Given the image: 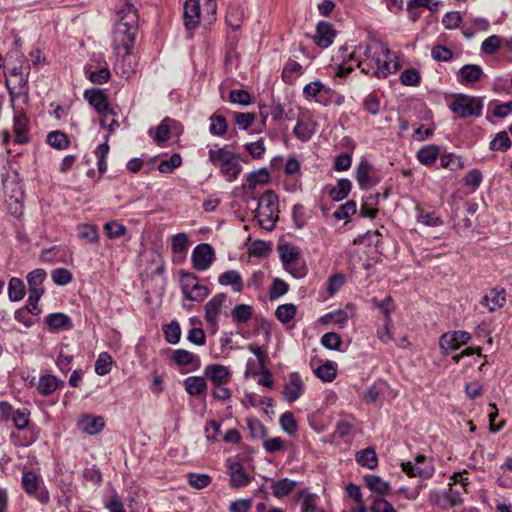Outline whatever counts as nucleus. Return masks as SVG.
Wrapping results in <instances>:
<instances>
[{"label":"nucleus","mask_w":512,"mask_h":512,"mask_svg":"<svg viewBox=\"0 0 512 512\" xmlns=\"http://www.w3.org/2000/svg\"><path fill=\"white\" fill-rule=\"evenodd\" d=\"M349 60H357V67L363 73L379 79L388 77L398 67L391 59L390 50L378 40L370 41L365 47L359 46L349 54Z\"/></svg>","instance_id":"1"},{"label":"nucleus","mask_w":512,"mask_h":512,"mask_svg":"<svg viewBox=\"0 0 512 512\" xmlns=\"http://www.w3.org/2000/svg\"><path fill=\"white\" fill-rule=\"evenodd\" d=\"M137 24V9L131 2H123L116 11V23L112 38L115 52L123 58L130 55L134 46Z\"/></svg>","instance_id":"2"},{"label":"nucleus","mask_w":512,"mask_h":512,"mask_svg":"<svg viewBox=\"0 0 512 512\" xmlns=\"http://www.w3.org/2000/svg\"><path fill=\"white\" fill-rule=\"evenodd\" d=\"M278 197L272 191H266L259 199L256 217L259 225L268 231L272 230L278 219Z\"/></svg>","instance_id":"3"},{"label":"nucleus","mask_w":512,"mask_h":512,"mask_svg":"<svg viewBox=\"0 0 512 512\" xmlns=\"http://www.w3.org/2000/svg\"><path fill=\"white\" fill-rule=\"evenodd\" d=\"M180 285L183 296L195 302H202L210 293L208 287L199 283L198 277L190 272L180 271Z\"/></svg>","instance_id":"4"},{"label":"nucleus","mask_w":512,"mask_h":512,"mask_svg":"<svg viewBox=\"0 0 512 512\" xmlns=\"http://www.w3.org/2000/svg\"><path fill=\"white\" fill-rule=\"evenodd\" d=\"M482 108L483 105L480 99L467 95L456 96L450 104V109L459 118L480 116Z\"/></svg>","instance_id":"5"},{"label":"nucleus","mask_w":512,"mask_h":512,"mask_svg":"<svg viewBox=\"0 0 512 512\" xmlns=\"http://www.w3.org/2000/svg\"><path fill=\"white\" fill-rule=\"evenodd\" d=\"M429 501L432 505L447 510L463 503L462 492L454 489L453 484L450 483L449 488L443 492L431 491Z\"/></svg>","instance_id":"6"},{"label":"nucleus","mask_w":512,"mask_h":512,"mask_svg":"<svg viewBox=\"0 0 512 512\" xmlns=\"http://www.w3.org/2000/svg\"><path fill=\"white\" fill-rule=\"evenodd\" d=\"M401 466L402 470L410 477L419 476L421 478H429L434 473V467L431 461L424 455H418L414 462H403Z\"/></svg>","instance_id":"7"},{"label":"nucleus","mask_w":512,"mask_h":512,"mask_svg":"<svg viewBox=\"0 0 512 512\" xmlns=\"http://www.w3.org/2000/svg\"><path fill=\"white\" fill-rule=\"evenodd\" d=\"M471 339L470 333L462 330L444 333L439 340V346L442 353L447 355L449 352L457 350L460 346L468 343Z\"/></svg>","instance_id":"8"},{"label":"nucleus","mask_w":512,"mask_h":512,"mask_svg":"<svg viewBox=\"0 0 512 512\" xmlns=\"http://www.w3.org/2000/svg\"><path fill=\"white\" fill-rule=\"evenodd\" d=\"M192 264L198 271L207 270L215 259L214 249L210 244L201 243L192 252Z\"/></svg>","instance_id":"9"},{"label":"nucleus","mask_w":512,"mask_h":512,"mask_svg":"<svg viewBox=\"0 0 512 512\" xmlns=\"http://www.w3.org/2000/svg\"><path fill=\"white\" fill-rule=\"evenodd\" d=\"M85 99L95 110L105 118L108 114H114L113 109L109 107L106 95L99 89H88L84 92Z\"/></svg>","instance_id":"10"},{"label":"nucleus","mask_w":512,"mask_h":512,"mask_svg":"<svg viewBox=\"0 0 512 512\" xmlns=\"http://www.w3.org/2000/svg\"><path fill=\"white\" fill-rule=\"evenodd\" d=\"M227 299L226 294L219 293L213 296L205 305V320L212 326L216 327L218 316L221 308Z\"/></svg>","instance_id":"11"},{"label":"nucleus","mask_w":512,"mask_h":512,"mask_svg":"<svg viewBox=\"0 0 512 512\" xmlns=\"http://www.w3.org/2000/svg\"><path fill=\"white\" fill-rule=\"evenodd\" d=\"M303 392V380L298 373H292L282 392L284 399L289 403H293L300 398Z\"/></svg>","instance_id":"12"},{"label":"nucleus","mask_w":512,"mask_h":512,"mask_svg":"<svg viewBox=\"0 0 512 512\" xmlns=\"http://www.w3.org/2000/svg\"><path fill=\"white\" fill-rule=\"evenodd\" d=\"M239 157L231 150L228 149L227 146H223L220 148H211L208 151V159L209 161L219 169L231 164L234 160Z\"/></svg>","instance_id":"13"},{"label":"nucleus","mask_w":512,"mask_h":512,"mask_svg":"<svg viewBox=\"0 0 512 512\" xmlns=\"http://www.w3.org/2000/svg\"><path fill=\"white\" fill-rule=\"evenodd\" d=\"M13 122L14 142L20 145L27 144L30 141L29 119L24 113H16Z\"/></svg>","instance_id":"14"},{"label":"nucleus","mask_w":512,"mask_h":512,"mask_svg":"<svg viewBox=\"0 0 512 512\" xmlns=\"http://www.w3.org/2000/svg\"><path fill=\"white\" fill-rule=\"evenodd\" d=\"M180 129V124L177 121L166 117L156 127L154 134H152V130L149 131V134L153 136V139L157 144H160L166 142L169 139L171 130H176L179 132Z\"/></svg>","instance_id":"15"},{"label":"nucleus","mask_w":512,"mask_h":512,"mask_svg":"<svg viewBox=\"0 0 512 512\" xmlns=\"http://www.w3.org/2000/svg\"><path fill=\"white\" fill-rule=\"evenodd\" d=\"M3 187L6 194H8L9 188H12L9 197L10 200L13 201V203H9V207L12 214H14L17 217L20 216L22 214V206L19 202L20 198L22 197L21 187L16 181L9 179L3 180Z\"/></svg>","instance_id":"16"},{"label":"nucleus","mask_w":512,"mask_h":512,"mask_svg":"<svg viewBox=\"0 0 512 512\" xmlns=\"http://www.w3.org/2000/svg\"><path fill=\"white\" fill-rule=\"evenodd\" d=\"M506 302L505 290L503 288H492L482 298L481 304L490 312L504 306Z\"/></svg>","instance_id":"17"},{"label":"nucleus","mask_w":512,"mask_h":512,"mask_svg":"<svg viewBox=\"0 0 512 512\" xmlns=\"http://www.w3.org/2000/svg\"><path fill=\"white\" fill-rule=\"evenodd\" d=\"M356 180L361 189H367L378 182L374 177L373 167L366 161H361L356 168Z\"/></svg>","instance_id":"18"},{"label":"nucleus","mask_w":512,"mask_h":512,"mask_svg":"<svg viewBox=\"0 0 512 512\" xmlns=\"http://www.w3.org/2000/svg\"><path fill=\"white\" fill-rule=\"evenodd\" d=\"M78 425L84 433L96 435L103 430L105 420L102 416L83 415L79 420Z\"/></svg>","instance_id":"19"},{"label":"nucleus","mask_w":512,"mask_h":512,"mask_svg":"<svg viewBox=\"0 0 512 512\" xmlns=\"http://www.w3.org/2000/svg\"><path fill=\"white\" fill-rule=\"evenodd\" d=\"M315 131V123L310 119V117L305 118L304 114H302V117L297 120V124L293 130L295 137L302 142L310 140Z\"/></svg>","instance_id":"20"},{"label":"nucleus","mask_w":512,"mask_h":512,"mask_svg":"<svg viewBox=\"0 0 512 512\" xmlns=\"http://www.w3.org/2000/svg\"><path fill=\"white\" fill-rule=\"evenodd\" d=\"M230 484L235 488L245 487L250 482V477L245 472L242 464L239 462H231L228 465Z\"/></svg>","instance_id":"21"},{"label":"nucleus","mask_w":512,"mask_h":512,"mask_svg":"<svg viewBox=\"0 0 512 512\" xmlns=\"http://www.w3.org/2000/svg\"><path fill=\"white\" fill-rule=\"evenodd\" d=\"M335 31L332 29L331 24L327 22H319L314 36L315 43L322 47L327 48L333 42Z\"/></svg>","instance_id":"22"},{"label":"nucleus","mask_w":512,"mask_h":512,"mask_svg":"<svg viewBox=\"0 0 512 512\" xmlns=\"http://www.w3.org/2000/svg\"><path fill=\"white\" fill-rule=\"evenodd\" d=\"M26 72L23 71L22 67H14L9 72V78L7 79V85L9 89H18L21 92L28 83L29 66L26 68Z\"/></svg>","instance_id":"23"},{"label":"nucleus","mask_w":512,"mask_h":512,"mask_svg":"<svg viewBox=\"0 0 512 512\" xmlns=\"http://www.w3.org/2000/svg\"><path fill=\"white\" fill-rule=\"evenodd\" d=\"M205 375L213 382V385L226 384L231 376L228 368L219 364L207 366Z\"/></svg>","instance_id":"24"},{"label":"nucleus","mask_w":512,"mask_h":512,"mask_svg":"<svg viewBox=\"0 0 512 512\" xmlns=\"http://www.w3.org/2000/svg\"><path fill=\"white\" fill-rule=\"evenodd\" d=\"M270 175L266 168H261L247 175L246 181L243 183V189L253 191L257 185H265L269 182Z\"/></svg>","instance_id":"25"},{"label":"nucleus","mask_w":512,"mask_h":512,"mask_svg":"<svg viewBox=\"0 0 512 512\" xmlns=\"http://www.w3.org/2000/svg\"><path fill=\"white\" fill-rule=\"evenodd\" d=\"M172 359L179 366H191V370H196L200 367V359L184 349L175 350Z\"/></svg>","instance_id":"26"},{"label":"nucleus","mask_w":512,"mask_h":512,"mask_svg":"<svg viewBox=\"0 0 512 512\" xmlns=\"http://www.w3.org/2000/svg\"><path fill=\"white\" fill-rule=\"evenodd\" d=\"M200 20L199 2H184V24L187 29L195 28Z\"/></svg>","instance_id":"27"},{"label":"nucleus","mask_w":512,"mask_h":512,"mask_svg":"<svg viewBox=\"0 0 512 512\" xmlns=\"http://www.w3.org/2000/svg\"><path fill=\"white\" fill-rule=\"evenodd\" d=\"M483 75L482 68L475 64L464 65L458 73V81L460 83H473L478 81Z\"/></svg>","instance_id":"28"},{"label":"nucleus","mask_w":512,"mask_h":512,"mask_svg":"<svg viewBox=\"0 0 512 512\" xmlns=\"http://www.w3.org/2000/svg\"><path fill=\"white\" fill-rule=\"evenodd\" d=\"M218 282L223 286L230 285L234 292H241L243 290L241 274L236 270H228L222 273L218 278Z\"/></svg>","instance_id":"29"},{"label":"nucleus","mask_w":512,"mask_h":512,"mask_svg":"<svg viewBox=\"0 0 512 512\" xmlns=\"http://www.w3.org/2000/svg\"><path fill=\"white\" fill-rule=\"evenodd\" d=\"M356 462L368 469H374L378 465L377 454L372 447H367L358 451L355 455Z\"/></svg>","instance_id":"30"},{"label":"nucleus","mask_w":512,"mask_h":512,"mask_svg":"<svg viewBox=\"0 0 512 512\" xmlns=\"http://www.w3.org/2000/svg\"><path fill=\"white\" fill-rule=\"evenodd\" d=\"M184 388L191 396H198L203 394L207 389L206 381L200 376L187 377L184 382Z\"/></svg>","instance_id":"31"},{"label":"nucleus","mask_w":512,"mask_h":512,"mask_svg":"<svg viewBox=\"0 0 512 512\" xmlns=\"http://www.w3.org/2000/svg\"><path fill=\"white\" fill-rule=\"evenodd\" d=\"M45 323L54 330H68L72 328V322L69 316L64 313H51L46 319Z\"/></svg>","instance_id":"32"},{"label":"nucleus","mask_w":512,"mask_h":512,"mask_svg":"<svg viewBox=\"0 0 512 512\" xmlns=\"http://www.w3.org/2000/svg\"><path fill=\"white\" fill-rule=\"evenodd\" d=\"M366 486L375 493L387 495L391 490L390 483L383 480L377 475H366L364 477Z\"/></svg>","instance_id":"33"},{"label":"nucleus","mask_w":512,"mask_h":512,"mask_svg":"<svg viewBox=\"0 0 512 512\" xmlns=\"http://www.w3.org/2000/svg\"><path fill=\"white\" fill-rule=\"evenodd\" d=\"M303 73V67L295 60H288L282 71V79L287 84L294 81Z\"/></svg>","instance_id":"34"},{"label":"nucleus","mask_w":512,"mask_h":512,"mask_svg":"<svg viewBox=\"0 0 512 512\" xmlns=\"http://www.w3.org/2000/svg\"><path fill=\"white\" fill-rule=\"evenodd\" d=\"M439 156V148L436 145H426L417 152L418 161L425 165H432Z\"/></svg>","instance_id":"35"},{"label":"nucleus","mask_w":512,"mask_h":512,"mask_svg":"<svg viewBox=\"0 0 512 512\" xmlns=\"http://www.w3.org/2000/svg\"><path fill=\"white\" fill-rule=\"evenodd\" d=\"M243 16L244 10L241 8L238 2H232L228 6L226 21L228 25H230L233 29H238L240 27V21Z\"/></svg>","instance_id":"36"},{"label":"nucleus","mask_w":512,"mask_h":512,"mask_svg":"<svg viewBox=\"0 0 512 512\" xmlns=\"http://www.w3.org/2000/svg\"><path fill=\"white\" fill-rule=\"evenodd\" d=\"M8 296L11 301H20L25 296L24 282L17 277L10 279L8 284Z\"/></svg>","instance_id":"37"},{"label":"nucleus","mask_w":512,"mask_h":512,"mask_svg":"<svg viewBox=\"0 0 512 512\" xmlns=\"http://www.w3.org/2000/svg\"><path fill=\"white\" fill-rule=\"evenodd\" d=\"M78 237L88 243L94 244L99 241V231L97 226L92 224H81L77 228Z\"/></svg>","instance_id":"38"},{"label":"nucleus","mask_w":512,"mask_h":512,"mask_svg":"<svg viewBox=\"0 0 512 512\" xmlns=\"http://www.w3.org/2000/svg\"><path fill=\"white\" fill-rule=\"evenodd\" d=\"M296 486V482L288 478H283L279 481L273 482L272 491L275 497L282 498L290 494Z\"/></svg>","instance_id":"39"},{"label":"nucleus","mask_w":512,"mask_h":512,"mask_svg":"<svg viewBox=\"0 0 512 512\" xmlns=\"http://www.w3.org/2000/svg\"><path fill=\"white\" fill-rule=\"evenodd\" d=\"M47 143L58 150L66 149L70 141L67 135L61 131H52L47 135Z\"/></svg>","instance_id":"40"},{"label":"nucleus","mask_w":512,"mask_h":512,"mask_svg":"<svg viewBox=\"0 0 512 512\" xmlns=\"http://www.w3.org/2000/svg\"><path fill=\"white\" fill-rule=\"evenodd\" d=\"M58 387V380L55 376L53 375H44L42 377H40L39 381H38V391L42 394V395H50L51 393H53Z\"/></svg>","instance_id":"41"},{"label":"nucleus","mask_w":512,"mask_h":512,"mask_svg":"<svg viewBox=\"0 0 512 512\" xmlns=\"http://www.w3.org/2000/svg\"><path fill=\"white\" fill-rule=\"evenodd\" d=\"M209 131L215 136H223L227 131V121L224 116L213 114L210 118Z\"/></svg>","instance_id":"42"},{"label":"nucleus","mask_w":512,"mask_h":512,"mask_svg":"<svg viewBox=\"0 0 512 512\" xmlns=\"http://www.w3.org/2000/svg\"><path fill=\"white\" fill-rule=\"evenodd\" d=\"M277 319L286 324L290 322L296 315V306L292 303L282 304L275 311Z\"/></svg>","instance_id":"43"},{"label":"nucleus","mask_w":512,"mask_h":512,"mask_svg":"<svg viewBox=\"0 0 512 512\" xmlns=\"http://www.w3.org/2000/svg\"><path fill=\"white\" fill-rule=\"evenodd\" d=\"M440 165L441 167L448 168L452 171L464 168V162L462 158L453 153L442 155L440 158Z\"/></svg>","instance_id":"44"},{"label":"nucleus","mask_w":512,"mask_h":512,"mask_svg":"<svg viewBox=\"0 0 512 512\" xmlns=\"http://www.w3.org/2000/svg\"><path fill=\"white\" fill-rule=\"evenodd\" d=\"M438 2H407L406 11L408 12L409 18L412 21H416L421 13L422 7H427L433 10V7H436Z\"/></svg>","instance_id":"45"},{"label":"nucleus","mask_w":512,"mask_h":512,"mask_svg":"<svg viewBox=\"0 0 512 512\" xmlns=\"http://www.w3.org/2000/svg\"><path fill=\"white\" fill-rule=\"evenodd\" d=\"M40 484V479L37 474L31 471H27L22 476V485L24 490L28 494H34L37 492Z\"/></svg>","instance_id":"46"},{"label":"nucleus","mask_w":512,"mask_h":512,"mask_svg":"<svg viewBox=\"0 0 512 512\" xmlns=\"http://www.w3.org/2000/svg\"><path fill=\"white\" fill-rule=\"evenodd\" d=\"M231 315L237 323H246L252 317V308L246 304L236 305L232 309Z\"/></svg>","instance_id":"47"},{"label":"nucleus","mask_w":512,"mask_h":512,"mask_svg":"<svg viewBox=\"0 0 512 512\" xmlns=\"http://www.w3.org/2000/svg\"><path fill=\"white\" fill-rule=\"evenodd\" d=\"M351 187H352L351 181L343 178L337 182L336 187L331 190L330 194L334 200L339 201L348 196V194L351 191Z\"/></svg>","instance_id":"48"},{"label":"nucleus","mask_w":512,"mask_h":512,"mask_svg":"<svg viewBox=\"0 0 512 512\" xmlns=\"http://www.w3.org/2000/svg\"><path fill=\"white\" fill-rule=\"evenodd\" d=\"M112 357L107 352L100 353L95 362V372L100 376H104L111 371Z\"/></svg>","instance_id":"49"},{"label":"nucleus","mask_w":512,"mask_h":512,"mask_svg":"<svg viewBox=\"0 0 512 512\" xmlns=\"http://www.w3.org/2000/svg\"><path fill=\"white\" fill-rule=\"evenodd\" d=\"M188 483L195 489H204L211 483V477L204 473L187 474Z\"/></svg>","instance_id":"50"},{"label":"nucleus","mask_w":512,"mask_h":512,"mask_svg":"<svg viewBox=\"0 0 512 512\" xmlns=\"http://www.w3.org/2000/svg\"><path fill=\"white\" fill-rule=\"evenodd\" d=\"M85 73L87 74L89 80L96 84L106 83L111 76V73L107 67H102L97 71H90V66L85 68Z\"/></svg>","instance_id":"51"},{"label":"nucleus","mask_w":512,"mask_h":512,"mask_svg":"<svg viewBox=\"0 0 512 512\" xmlns=\"http://www.w3.org/2000/svg\"><path fill=\"white\" fill-rule=\"evenodd\" d=\"M511 147V141L507 132L502 131L496 134L490 142V149L494 151H507Z\"/></svg>","instance_id":"52"},{"label":"nucleus","mask_w":512,"mask_h":512,"mask_svg":"<svg viewBox=\"0 0 512 512\" xmlns=\"http://www.w3.org/2000/svg\"><path fill=\"white\" fill-rule=\"evenodd\" d=\"M241 171L242 166L239 163V158L231 162V164H228L227 166H224L223 168L220 169L221 174L228 182L235 181L238 178Z\"/></svg>","instance_id":"53"},{"label":"nucleus","mask_w":512,"mask_h":512,"mask_svg":"<svg viewBox=\"0 0 512 512\" xmlns=\"http://www.w3.org/2000/svg\"><path fill=\"white\" fill-rule=\"evenodd\" d=\"M103 228L110 239H118L127 233V228L117 221L107 222Z\"/></svg>","instance_id":"54"},{"label":"nucleus","mask_w":512,"mask_h":512,"mask_svg":"<svg viewBox=\"0 0 512 512\" xmlns=\"http://www.w3.org/2000/svg\"><path fill=\"white\" fill-rule=\"evenodd\" d=\"M419 211L417 215V221L423 225L429 227H437L442 225L443 221L440 217L436 215L434 212H424L423 210L417 208Z\"/></svg>","instance_id":"55"},{"label":"nucleus","mask_w":512,"mask_h":512,"mask_svg":"<svg viewBox=\"0 0 512 512\" xmlns=\"http://www.w3.org/2000/svg\"><path fill=\"white\" fill-rule=\"evenodd\" d=\"M44 293V289H29V296L27 300L26 310L34 315L40 312L38 302Z\"/></svg>","instance_id":"56"},{"label":"nucleus","mask_w":512,"mask_h":512,"mask_svg":"<svg viewBox=\"0 0 512 512\" xmlns=\"http://www.w3.org/2000/svg\"><path fill=\"white\" fill-rule=\"evenodd\" d=\"M371 302L374 307L378 308L384 314L385 321L391 322V313L394 309L392 298L388 296L383 301L373 298Z\"/></svg>","instance_id":"57"},{"label":"nucleus","mask_w":512,"mask_h":512,"mask_svg":"<svg viewBox=\"0 0 512 512\" xmlns=\"http://www.w3.org/2000/svg\"><path fill=\"white\" fill-rule=\"evenodd\" d=\"M165 339L170 344H177L181 337V329L178 322H171L164 327Z\"/></svg>","instance_id":"58"},{"label":"nucleus","mask_w":512,"mask_h":512,"mask_svg":"<svg viewBox=\"0 0 512 512\" xmlns=\"http://www.w3.org/2000/svg\"><path fill=\"white\" fill-rule=\"evenodd\" d=\"M315 374L318 378L325 382H331L336 377V369L330 362L320 365L316 370Z\"/></svg>","instance_id":"59"},{"label":"nucleus","mask_w":512,"mask_h":512,"mask_svg":"<svg viewBox=\"0 0 512 512\" xmlns=\"http://www.w3.org/2000/svg\"><path fill=\"white\" fill-rule=\"evenodd\" d=\"M182 163L181 156L177 153L171 155V157L167 160H163L160 162L158 166V170L161 173L168 174L173 172L174 169L178 168Z\"/></svg>","instance_id":"60"},{"label":"nucleus","mask_w":512,"mask_h":512,"mask_svg":"<svg viewBox=\"0 0 512 512\" xmlns=\"http://www.w3.org/2000/svg\"><path fill=\"white\" fill-rule=\"evenodd\" d=\"M400 81L405 86H417L421 81V75L414 68L405 69L400 75Z\"/></svg>","instance_id":"61"},{"label":"nucleus","mask_w":512,"mask_h":512,"mask_svg":"<svg viewBox=\"0 0 512 512\" xmlns=\"http://www.w3.org/2000/svg\"><path fill=\"white\" fill-rule=\"evenodd\" d=\"M322 91H328L319 80L306 84L303 88V95L306 99L316 98Z\"/></svg>","instance_id":"62"},{"label":"nucleus","mask_w":512,"mask_h":512,"mask_svg":"<svg viewBox=\"0 0 512 512\" xmlns=\"http://www.w3.org/2000/svg\"><path fill=\"white\" fill-rule=\"evenodd\" d=\"M46 277V272L43 269H35L27 275V282L29 289H43L41 284Z\"/></svg>","instance_id":"63"},{"label":"nucleus","mask_w":512,"mask_h":512,"mask_svg":"<svg viewBox=\"0 0 512 512\" xmlns=\"http://www.w3.org/2000/svg\"><path fill=\"white\" fill-rule=\"evenodd\" d=\"M280 254L281 259L287 268L289 265L293 264L299 256L297 249L289 245L280 246Z\"/></svg>","instance_id":"64"}]
</instances>
